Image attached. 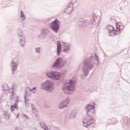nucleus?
<instances>
[{
  "label": "nucleus",
  "instance_id": "nucleus-1",
  "mask_svg": "<svg viewBox=\"0 0 130 130\" xmlns=\"http://www.w3.org/2000/svg\"><path fill=\"white\" fill-rule=\"evenodd\" d=\"M95 103L92 102L90 104H88L86 107V115L83 121V126L84 127H89L91 124H93L95 122V120L93 118L95 115Z\"/></svg>",
  "mask_w": 130,
  "mask_h": 130
},
{
  "label": "nucleus",
  "instance_id": "nucleus-2",
  "mask_svg": "<svg viewBox=\"0 0 130 130\" xmlns=\"http://www.w3.org/2000/svg\"><path fill=\"white\" fill-rule=\"evenodd\" d=\"M83 67L82 69L83 74L84 77H87L89 75V71L94 69V64H96L94 60L93 54H89L83 60Z\"/></svg>",
  "mask_w": 130,
  "mask_h": 130
},
{
  "label": "nucleus",
  "instance_id": "nucleus-3",
  "mask_svg": "<svg viewBox=\"0 0 130 130\" xmlns=\"http://www.w3.org/2000/svg\"><path fill=\"white\" fill-rule=\"evenodd\" d=\"M97 16L93 14L91 19L90 22L87 20H82L79 19L78 22V26H82V27H90V28H96L97 27Z\"/></svg>",
  "mask_w": 130,
  "mask_h": 130
},
{
  "label": "nucleus",
  "instance_id": "nucleus-4",
  "mask_svg": "<svg viewBox=\"0 0 130 130\" xmlns=\"http://www.w3.org/2000/svg\"><path fill=\"white\" fill-rule=\"evenodd\" d=\"M77 83L76 80H70L62 86V91L66 95H69L71 91L75 90V85Z\"/></svg>",
  "mask_w": 130,
  "mask_h": 130
},
{
  "label": "nucleus",
  "instance_id": "nucleus-5",
  "mask_svg": "<svg viewBox=\"0 0 130 130\" xmlns=\"http://www.w3.org/2000/svg\"><path fill=\"white\" fill-rule=\"evenodd\" d=\"M67 63V60L63 61V59L61 57H58L54 63L52 64V68L54 69H61Z\"/></svg>",
  "mask_w": 130,
  "mask_h": 130
},
{
  "label": "nucleus",
  "instance_id": "nucleus-6",
  "mask_svg": "<svg viewBox=\"0 0 130 130\" xmlns=\"http://www.w3.org/2000/svg\"><path fill=\"white\" fill-rule=\"evenodd\" d=\"M60 26V21L57 20V19H55L53 22L49 23V28L55 32V33L57 34L58 33Z\"/></svg>",
  "mask_w": 130,
  "mask_h": 130
},
{
  "label": "nucleus",
  "instance_id": "nucleus-7",
  "mask_svg": "<svg viewBox=\"0 0 130 130\" xmlns=\"http://www.w3.org/2000/svg\"><path fill=\"white\" fill-rule=\"evenodd\" d=\"M46 76L48 78L54 80H59L60 79V73L57 71H51L46 73Z\"/></svg>",
  "mask_w": 130,
  "mask_h": 130
},
{
  "label": "nucleus",
  "instance_id": "nucleus-8",
  "mask_svg": "<svg viewBox=\"0 0 130 130\" xmlns=\"http://www.w3.org/2000/svg\"><path fill=\"white\" fill-rule=\"evenodd\" d=\"M42 88H43L45 91L52 92L53 90V83L50 81H46L42 84Z\"/></svg>",
  "mask_w": 130,
  "mask_h": 130
},
{
  "label": "nucleus",
  "instance_id": "nucleus-9",
  "mask_svg": "<svg viewBox=\"0 0 130 130\" xmlns=\"http://www.w3.org/2000/svg\"><path fill=\"white\" fill-rule=\"evenodd\" d=\"M19 64V61L16 60L15 61L13 59L11 61V62L10 64V68H11L12 70V75H15V72L18 69V65Z\"/></svg>",
  "mask_w": 130,
  "mask_h": 130
},
{
  "label": "nucleus",
  "instance_id": "nucleus-10",
  "mask_svg": "<svg viewBox=\"0 0 130 130\" xmlns=\"http://www.w3.org/2000/svg\"><path fill=\"white\" fill-rule=\"evenodd\" d=\"M116 29L115 32V35H119L120 31L124 29V25L121 24V22H118L116 25Z\"/></svg>",
  "mask_w": 130,
  "mask_h": 130
},
{
  "label": "nucleus",
  "instance_id": "nucleus-11",
  "mask_svg": "<svg viewBox=\"0 0 130 130\" xmlns=\"http://www.w3.org/2000/svg\"><path fill=\"white\" fill-rule=\"evenodd\" d=\"M70 103V98H68L66 100L62 101L61 103L59 104L58 107L59 109H62L68 106V104Z\"/></svg>",
  "mask_w": 130,
  "mask_h": 130
},
{
  "label": "nucleus",
  "instance_id": "nucleus-12",
  "mask_svg": "<svg viewBox=\"0 0 130 130\" xmlns=\"http://www.w3.org/2000/svg\"><path fill=\"white\" fill-rule=\"evenodd\" d=\"M105 29H106V31H108V33H113L114 35H115V31H116V29H114V27L112 25H108L107 26H105Z\"/></svg>",
  "mask_w": 130,
  "mask_h": 130
},
{
  "label": "nucleus",
  "instance_id": "nucleus-13",
  "mask_svg": "<svg viewBox=\"0 0 130 130\" xmlns=\"http://www.w3.org/2000/svg\"><path fill=\"white\" fill-rule=\"evenodd\" d=\"M73 10H74V7H73V5H70L68 4L64 12L68 15H71V14H72V12H73Z\"/></svg>",
  "mask_w": 130,
  "mask_h": 130
},
{
  "label": "nucleus",
  "instance_id": "nucleus-14",
  "mask_svg": "<svg viewBox=\"0 0 130 130\" xmlns=\"http://www.w3.org/2000/svg\"><path fill=\"white\" fill-rule=\"evenodd\" d=\"M50 34V29L48 28H45L42 29L41 35L43 37H46L47 35Z\"/></svg>",
  "mask_w": 130,
  "mask_h": 130
},
{
  "label": "nucleus",
  "instance_id": "nucleus-15",
  "mask_svg": "<svg viewBox=\"0 0 130 130\" xmlns=\"http://www.w3.org/2000/svg\"><path fill=\"white\" fill-rule=\"evenodd\" d=\"M129 122H130V120L129 119H128V118L126 117L124 118L123 120V122L122 123V125L123 127H125V126H129Z\"/></svg>",
  "mask_w": 130,
  "mask_h": 130
},
{
  "label": "nucleus",
  "instance_id": "nucleus-16",
  "mask_svg": "<svg viewBox=\"0 0 130 130\" xmlns=\"http://www.w3.org/2000/svg\"><path fill=\"white\" fill-rule=\"evenodd\" d=\"M62 46H63V49H72V44L70 43H65L62 42Z\"/></svg>",
  "mask_w": 130,
  "mask_h": 130
},
{
  "label": "nucleus",
  "instance_id": "nucleus-17",
  "mask_svg": "<svg viewBox=\"0 0 130 130\" xmlns=\"http://www.w3.org/2000/svg\"><path fill=\"white\" fill-rule=\"evenodd\" d=\"M19 43L20 46H21L22 47H24V46H25V45H26V39L25 38V37H23L19 39Z\"/></svg>",
  "mask_w": 130,
  "mask_h": 130
},
{
  "label": "nucleus",
  "instance_id": "nucleus-18",
  "mask_svg": "<svg viewBox=\"0 0 130 130\" xmlns=\"http://www.w3.org/2000/svg\"><path fill=\"white\" fill-rule=\"evenodd\" d=\"M18 100H17L15 101L14 105L11 106V110L12 112H13V111H15V109H16L17 110H18Z\"/></svg>",
  "mask_w": 130,
  "mask_h": 130
},
{
  "label": "nucleus",
  "instance_id": "nucleus-19",
  "mask_svg": "<svg viewBox=\"0 0 130 130\" xmlns=\"http://www.w3.org/2000/svg\"><path fill=\"white\" fill-rule=\"evenodd\" d=\"M20 18L21 21H25L26 20V16H25V14L23 11H20Z\"/></svg>",
  "mask_w": 130,
  "mask_h": 130
},
{
  "label": "nucleus",
  "instance_id": "nucleus-20",
  "mask_svg": "<svg viewBox=\"0 0 130 130\" xmlns=\"http://www.w3.org/2000/svg\"><path fill=\"white\" fill-rule=\"evenodd\" d=\"M2 88L4 91H10L9 85H8V84H4L2 85Z\"/></svg>",
  "mask_w": 130,
  "mask_h": 130
},
{
  "label": "nucleus",
  "instance_id": "nucleus-21",
  "mask_svg": "<svg viewBox=\"0 0 130 130\" xmlns=\"http://www.w3.org/2000/svg\"><path fill=\"white\" fill-rule=\"evenodd\" d=\"M17 35L19 37H23V31L21 28H18L17 30Z\"/></svg>",
  "mask_w": 130,
  "mask_h": 130
},
{
  "label": "nucleus",
  "instance_id": "nucleus-22",
  "mask_svg": "<svg viewBox=\"0 0 130 130\" xmlns=\"http://www.w3.org/2000/svg\"><path fill=\"white\" fill-rule=\"evenodd\" d=\"M94 57L95 58V61H96L97 62V65L98 66V64H99L100 61V58H99V57L98 56V55H97V54L96 53H94Z\"/></svg>",
  "mask_w": 130,
  "mask_h": 130
},
{
  "label": "nucleus",
  "instance_id": "nucleus-23",
  "mask_svg": "<svg viewBox=\"0 0 130 130\" xmlns=\"http://www.w3.org/2000/svg\"><path fill=\"white\" fill-rule=\"evenodd\" d=\"M77 115V113L75 112H72L69 116V118H75Z\"/></svg>",
  "mask_w": 130,
  "mask_h": 130
},
{
  "label": "nucleus",
  "instance_id": "nucleus-24",
  "mask_svg": "<svg viewBox=\"0 0 130 130\" xmlns=\"http://www.w3.org/2000/svg\"><path fill=\"white\" fill-rule=\"evenodd\" d=\"M57 49H61V43L60 41H57Z\"/></svg>",
  "mask_w": 130,
  "mask_h": 130
},
{
  "label": "nucleus",
  "instance_id": "nucleus-25",
  "mask_svg": "<svg viewBox=\"0 0 130 130\" xmlns=\"http://www.w3.org/2000/svg\"><path fill=\"white\" fill-rule=\"evenodd\" d=\"M77 3V0H70V2L69 4V6H73L74 7V5Z\"/></svg>",
  "mask_w": 130,
  "mask_h": 130
},
{
  "label": "nucleus",
  "instance_id": "nucleus-26",
  "mask_svg": "<svg viewBox=\"0 0 130 130\" xmlns=\"http://www.w3.org/2000/svg\"><path fill=\"white\" fill-rule=\"evenodd\" d=\"M12 91H10V93H11V96L13 98V96H14V95H15V92H14V91H15V87H12L11 88Z\"/></svg>",
  "mask_w": 130,
  "mask_h": 130
},
{
  "label": "nucleus",
  "instance_id": "nucleus-27",
  "mask_svg": "<svg viewBox=\"0 0 130 130\" xmlns=\"http://www.w3.org/2000/svg\"><path fill=\"white\" fill-rule=\"evenodd\" d=\"M28 102H29V100L27 99V96H26V95H24V103L26 106H27V104H28Z\"/></svg>",
  "mask_w": 130,
  "mask_h": 130
},
{
  "label": "nucleus",
  "instance_id": "nucleus-28",
  "mask_svg": "<svg viewBox=\"0 0 130 130\" xmlns=\"http://www.w3.org/2000/svg\"><path fill=\"white\" fill-rule=\"evenodd\" d=\"M31 107L32 110L34 111V113L36 112L37 110L35 108V106H34V105H33V104H31Z\"/></svg>",
  "mask_w": 130,
  "mask_h": 130
},
{
  "label": "nucleus",
  "instance_id": "nucleus-29",
  "mask_svg": "<svg viewBox=\"0 0 130 130\" xmlns=\"http://www.w3.org/2000/svg\"><path fill=\"white\" fill-rule=\"evenodd\" d=\"M61 53V49H57V55H59Z\"/></svg>",
  "mask_w": 130,
  "mask_h": 130
},
{
  "label": "nucleus",
  "instance_id": "nucleus-30",
  "mask_svg": "<svg viewBox=\"0 0 130 130\" xmlns=\"http://www.w3.org/2000/svg\"><path fill=\"white\" fill-rule=\"evenodd\" d=\"M36 53H40V52H41V51L40 50V49H36Z\"/></svg>",
  "mask_w": 130,
  "mask_h": 130
},
{
  "label": "nucleus",
  "instance_id": "nucleus-31",
  "mask_svg": "<svg viewBox=\"0 0 130 130\" xmlns=\"http://www.w3.org/2000/svg\"><path fill=\"white\" fill-rule=\"evenodd\" d=\"M40 124L41 127H42L43 125L45 126V124H44V123H40Z\"/></svg>",
  "mask_w": 130,
  "mask_h": 130
},
{
  "label": "nucleus",
  "instance_id": "nucleus-32",
  "mask_svg": "<svg viewBox=\"0 0 130 130\" xmlns=\"http://www.w3.org/2000/svg\"><path fill=\"white\" fill-rule=\"evenodd\" d=\"M93 48H94V49H97L98 48L97 47V45H93Z\"/></svg>",
  "mask_w": 130,
  "mask_h": 130
},
{
  "label": "nucleus",
  "instance_id": "nucleus-33",
  "mask_svg": "<svg viewBox=\"0 0 130 130\" xmlns=\"http://www.w3.org/2000/svg\"><path fill=\"white\" fill-rule=\"evenodd\" d=\"M69 51V49H63V52H68Z\"/></svg>",
  "mask_w": 130,
  "mask_h": 130
},
{
  "label": "nucleus",
  "instance_id": "nucleus-34",
  "mask_svg": "<svg viewBox=\"0 0 130 130\" xmlns=\"http://www.w3.org/2000/svg\"><path fill=\"white\" fill-rule=\"evenodd\" d=\"M27 95H28V92L27 91H25L24 96H26V97H27Z\"/></svg>",
  "mask_w": 130,
  "mask_h": 130
},
{
  "label": "nucleus",
  "instance_id": "nucleus-35",
  "mask_svg": "<svg viewBox=\"0 0 130 130\" xmlns=\"http://www.w3.org/2000/svg\"><path fill=\"white\" fill-rule=\"evenodd\" d=\"M51 20H52V18H49L47 19V21H51Z\"/></svg>",
  "mask_w": 130,
  "mask_h": 130
},
{
  "label": "nucleus",
  "instance_id": "nucleus-36",
  "mask_svg": "<svg viewBox=\"0 0 130 130\" xmlns=\"http://www.w3.org/2000/svg\"><path fill=\"white\" fill-rule=\"evenodd\" d=\"M19 116H20V114L18 113L16 116V118H19Z\"/></svg>",
  "mask_w": 130,
  "mask_h": 130
},
{
  "label": "nucleus",
  "instance_id": "nucleus-37",
  "mask_svg": "<svg viewBox=\"0 0 130 130\" xmlns=\"http://www.w3.org/2000/svg\"><path fill=\"white\" fill-rule=\"evenodd\" d=\"M112 120H113V121H115V122H116L117 121V120L116 119H112Z\"/></svg>",
  "mask_w": 130,
  "mask_h": 130
},
{
  "label": "nucleus",
  "instance_id": "nucleus-38",
  "mask_svg": "<svg viewBox=\"0 0 130 130\" xmlns=\"http://www.w3.org/2000/svg\"><path fill=\"white\" fill-rule=\"evenodd\" d=\"M24 116H25V118H29V117H28V115H24Z\"/></svg>",
  "mask_w": 130,
  "mask_h": 130
},
{
  "label": "nucleus",
  "instance_id": "nucleus-39",
  "mask_svg": "<svg viewBox=\"0 0 130 130\" xmlns=\"http://www.w3.org/2000/svg\"><path fill=\"white\" fill-rule=\"evenodd\" d=\"M124 4H125L126 5H127L128 3H127V1H125V2H124Z\"/></svg>",
  "mask_w": 130,
  "mask_h": 130
},
{
  "label": "nucleus",
  "instance_id": "nucleus-40",
  "mask_svg": "<svg viewBox=\"0 0 130 130\" xmlns=\"http://www.w3.org/2000/svg\"><path fill=\"white\" fill-rule=\"evenodd\" d=\"M35 49H41V48L40 47L36 48Z\"/></svg>",
  "mask_w": 130,
  "mask_h": 130
},
{
  "label": "nucleus",
  "instance_id": "nucleus-41",
  "mask_svg": "<svg viewBox=\"0 0 130 130\" xmlns=\"http://www.w3.org/2000/svg\"><path fill=\"white\" fill-rule=\"evenodd\" d=\"M36 90V87H34L33 88H32V90Z\"/></svg>",
  "mask_w": 130,
  "mask_h": 130
},
{
  "label": "nucleus",
  "instance_id": "nucleus-42",
  "mask_svg": "<svg viewBox=\"0 0 130 130\" xmlns=\"http://www.w3.org/2000/svg\"><path fill=\"white\" fill-rule=\"evenodd\" d=\"M28 89H29V91H33L32 88V89H30V87H28Z\"/></svg>",
  "mask_w": 130,
  "mask_h": 130
},
{
  "label": "nucleus",
  "instance_id": "nucleus-43",
  "mask_svg": "<svg viewBox=\"0 0 130 130\" xmlns=\"http://www.w3.org/2000/svg\"><path fill=\"white\" fill-rule=\"evenodd\" d=\"M127 50V52H128V51L130 50V49L129 50Z\"/></svg>",
  "mask_w": 130,
  "mask_h": 130
},
{
  "label": "nucleus",
  "instance_id": "nucleus-44",
  "mask_svg": "<svg viewBox=\"0 0 130 130\" xmlns=\"http://www.w3.org/2000/svg\"><path fill=\"white\" fill-rule=\"evenodd\" d=\"M33 93H35V91H33Z\"/></svg>",
  "mask_w": 130,
  "mask_h": 130
},
{
  "label": "nucleus",
  "instance_id": "nucleus-45",
  "mask_svg": "<svg viewBox=\"0 0 130 130\" xmlns=\"http://www.w3.org/2000/svg\"><path fill=\"white\" fill-rule=\"evenodd\" d=\"M5 115H6V112L5 113Z\"/></svg>",
  "mask_w": 130,
  "mask_h": 130
}]
</instances>
